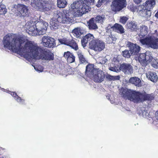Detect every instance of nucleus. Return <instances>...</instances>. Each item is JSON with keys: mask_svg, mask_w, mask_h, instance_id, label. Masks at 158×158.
Listing matches in <instances>:
<instances>
[{"mask_svg": "<svg viewBox=\"0 0 158 158\" xmlns=\"http://www.w3.org/2000/svg\"><path fill=\"white\" fill-rule=\"evenodd\" d=\"M58 40L61 44L69 46L75 51L78 49L77 44L73 38L70 39L68 37H64L62 39H59Z\"/></svg>", "mask_w": 158, "mask_h": 158, "instance_id": "nucleus-10", "label": "nucleus"}, {"mask_svg": "<svg viewBox=\"0 0 158 158\" xmlns=\"http://www.w3.org/2000/svg\"><path fill=\"white\" fill-rule=\"evenodd\" d=\"M94 0H84V1L89 5H93Z\"/></svg>", "mask_w": 158, "mask_h": 158, "instance_id": "nucleus-37", "label": "nucleus"}, {"mask_svg": "<svg viewBox=\"0 0 158 158\" xmlns=\"http://www.w3.org/2000/svg\"><path fill=\"white\" fill-rule=\"evenodd\" d=\"M152 59L150 54L144 53L140 54L138 58L139 62L143 66H146L150 63Z\"/></svg>", "mask_w": 158, "mask_h": 158, "instance_id": "nucleus-13", "label": "nucleus"}, {"mask_svg": "<svg viewBox=\"0 0 158 158\" xmlns=\"http://www.w3.org/2000/svg\"><path fill=\"white\" fill-rule=\"evenodd\" d=\"M7 12L5 5L0 4V15H4Z\"/></svg>", "mask_w": 158, "mask_h": 158, "instance_id": "nucleus-32", "label": "nucleus"}, {"mask_svg": "<svg viewBox=\"0 0 158 158\" xmlns=\"http://www.w3.org/2000/svg\"><path fill=\"white\" fill-rule=\"evenodd\" d=\"M56 19L53 18L52 19L50 22V27L51 29H56L58 28L60 24V22L59 21L58 17L56 15L54 14Z\"/></svg>", "mask_w": 158, "mask_h": 158, "instance_id": "nucleus-20", "label": "nucleus"}, {"mask_svg": "<svg viewBox=\"0 0 158 158\" xmlns=\"http://www.w3.org/2000/svg\"><path fill=\"white\" fill-rule=\"evenodd\" d=\"M126 0H113L111 5V10L114 12H119L127 6Z\"/></svg>", "mask_w": 158, "mask_h": 158, "instance_id": "nucleus-9", "label": "nucleus"}, {"mask_svg": "<svg viewBox=\"0 0 158 158\" xmlns=\"http://www.w3.org/2000/svg\"><path fill=\"white\" fill-rule=\"evenodd\" d=\"M119 68L125 74H131L133 72V67L130 64H122L120 65Z\"/></svg>", "mask_w": 158, "mask_h": 158, "instance_id": "nucleus-14", "label": "nucleus"}, {"mask_svg": "<svg viewBox=\"0 0 158 158\" xmlns=\"http://www.w3.org/2000/svg\"><path fill=\"white\" fill-rule=\"evenodd\" d=\"M72 32L75 35V36L77 37H78L80 36L79 31L77 28L73 30Z\"/></svg>", "mask_w": 158, "mask_h": 158, "instance_id": "nucleus-36", "label": "nucleus"}, {"mask_svg": "<svg viewBox=\"0 0 158 158\" xmlns=\"http://www.w3.org/2000/svg\"><path fill=\"white\" fill-rule=\"evenodd\" d=\"M155 17H156L157 19H158V10H157V12L155 14Z\"/></svg>", "mask_w": 158, "mask_h": 158, "instance_id": "nucleus-42", "label": "nucleus"}, {"mask_svg": "<svg viewBox=\"0 0 158 158\" xmlns=\"http://www.w3.org/2000/svg\"><path fill=\"white\" fill-rule=\"evenodd\" d=\"M103 17L100 16L98 15L95 18V20L96 23H102L103 22Z\"/></svg>", "mask_w": 158, "mask_h": 158, "instance_id": "nucleus-35", "label": "nucleus"}, {"mask_svg": "<svg viewBox=\"0 0 158 158\" xmlns=\"http://www.w3.org/2000/svg\"><path fill=\"white\" fill-rule=\"evenodd\" d=\"M119 68L118 62L114 61L110 64L109 69L112 71L118 72L120 70Z\"/></svg>", "mask_w": 158, "mask_h": 158, "instance_id": "nucleus-26", "label": "nucleus"}, {"mask_svg": "<svg viewBox=\"0 0 158 158\" xmlns=\"http://www.w3.org/2000/svg\"><path fill=\"white\" fill-rule=\"evenodd\" d=\"M140 33L139 34L140 42L143 44H146L150 48L154 49H158V38L153 36L148 35L143 39L146 35L148 31V28L145 25L141 26Z\"/></svg>", "mask_w": 158, "mask_h": 158, "instance_id": "nucleus-3", "label": "nucleus"}, {"mask_svg": "<svg viewBox=\"0 0 158 158\" xmlns=\"http://www.w3.org/2000/svg\"><path fill=\"white\" fill-rule=\"evenodd\" d=\"M10 94L15 98V99L16 98L18 97V95L17 94L14 92H10Z\"/></svg>", "mask_w": 158, "mask_h": 158, "instance_id": "nucleus-39", "label": "nucleus"}, {"mask_svg": "<svg viewBox=\"0 0 158 158\" xmlns=\"http://www.w3.org/2000/svg\"><path fill=\"white\" fill-rule=\"evenodd\" d=\"M77 53L79 59V60L80 62H81V63L82 64H86L87 63V61L86 58L82 52H77Z\"/></svg>", "mask_w": 158, "mask_h": 158, "instance_id": "nucleus-28", "label": "nucleus"}, {"mask_svg": "<svg viewBox=\"0 0 158 158\" xmlns=\"http://www.w3.org/2000/svg\"><path fill=\"white\" fill-rule=\"evenodd\" d=\"M97 70L94 68V64H89L86 67L85 74L89 77H91Z\"/></svg>", "mask_w": 158, "mask_h": 158, "instance_id": "nucleus-17", "label": "nucleus"}, {"mask_svg": "<svg viewBox=\"0 0 158 158\" xmlns=\"http://www.w3.org/2000/svg\"><path fill=\"white\" fill-rule=\"evenodd\" d=\"M128 18L126 16L121 17L119 22L121 23L125 24L128 20Z\"/></svg>", "mask_w": 158, "mask_h": 158, "instance_id": "nucleus-34", "label": "nucleus"}, {"mask_svg": "<svg viewBox=\"0 0 158 158\" xmlns=\"http://www.w3.org/2000/svg\"><path fill=\"white\" fill-rule=\"evenodd\" d=\"M17 10L19 13V15L25 16L27 15L28 9L27 6L23 4H18L17 5Z\"/></svg>", "mask_w": 158, "mask_h": 158, "instance_id": "nucleus-18", "label": "nucleus"}, {"mask_svg": "<svg viewBox=\"0 0 158 158\" xmlns=\"http://www.w3.org/2000/svg\"><path fill=\"white\" fill-rule=\"evenodd\" d=\"M122 54L124 57L127 58H130L132 55L130 50H125L123 51L122 52Z\"/></svg>", "mask_w": 158, "mask_h": 158, "instance_id": "nucleus-30", "label": "nucleus"}, {"mask_svg": "<svg viewBox=\"0 0 158 158\" xmlns=\"http://www.w3.org/2000/svg\"><path fill=\"white\" fill-rule=\"evenodd\" d=\"M4 149H5L4 148H2V147H0V151H1L2 150H4Z\"/></svg>", "mask_w": 158, "mask_h": 158, "instance_id": "nucleus-43", "label": "nucleus"}, {"mask_svg": "<svg viewBox=\"0 0 158 158\" xmlns=\"http://www.w3.org/2000/svg\"><path fill=\"white\" fill-rule=\"evenodd\" d=\"M151 62L152 66L154 68H158V60H156L154 59L153 58Z\"/></svg>", "mask_w": 158, "mask_h": 158, "instance_id": "nucleus-33", "label": "nucleus"}, {"mask_svg": "<svg viewBox=\"0 0 158 158\" xmlns=\"http://www.w3.org/2000/svg\"><path fill=\"white\" fill-rule=\"evenodd\" d=\"M31 5L32 7L40 11H45L49 10V8L46 6L45 3L42 0H33Z\"/></svg>", "mask_w": 158, "mask_h": 158, "instance_id": "nucleus-12", "label": "nucleus"}, {"mask_svg": "<svg viewBox=\"0 0 158 158\" xmlns=\"http://www.w3.org/2000/svg\"><path fill=\"white\" fill-rule=\"evenodd\" d=\"M73 12V10L68 11L63 10L62 12L57 11L55 13L58 17V20L60 23H69L70 22L72 19L76 16Z\"/></svg>", "mask_w": 158, "mask_h": 158, "instance_id": "nucleus-7", "label": "nucleus"}, {"mask_svg": "<svg viewBox=\"0 0 158 158\" xmlns=\"http://www.w3.org/2000/svg\"><path fill=\"white\" fill-rule=\"evenodd\" d=\"M73 12L76 16H81L90 10L91 8L85 3L80 4L79 2H74L71 5Z\"/></svg>", "mask_w": 158, "mask_h": 158, "instance_id": "nucleus-6", "label": "nucleus"}, {"mask_svg": "<svg viewBox=\"0 0 158 158\" xmlns=\"http://www.w3.org/2000/svg\"><path fill=\"white\" fill-rule=\"evenodd\" d=\"M142 0H133L134 2L136 4H139L141 3Z\"/></svg>", "mask_w": 158, "mask_h": 158, "instance_id": "nucleus-40", "label": "nucleus"}, {"mask_svg": "<svg viewBox=\"0 0 158 158\" xmlns=\"http://www.w3.org/2000/svg\"><path fill=\"white\" fill-rule=\"evenodd\" d=\"M126 27L127 29H129L131 31H136L139 30V28L137 24L134 21L128 22Z\"/></svg>", "mask_w": 158, "mask_h": 158, "instance_id": "nucleus-21", "label": "nucleus"}, {"mask_svg": "<svg viewBox=\"0 0 158 158\" xmlns=\"http://www.w3.org/2000/svg\"><path fill=\"white\" fill-rule=\"evenodd\" d=\"M64 56L69 63L74 62L75 61V57L73 53L69 51L64 52Z\"/></svg>", "mask_w": 158, "mask_h": 158, "instance_id": "nucleus-23", "label": "nucleus"}, {"mask_svg": "<svg viewBox=\"0 0 158 158\" xmlns=\"http://www.w3.org/2000/svg\"><path fill=\"white\" fill-rule=\"evenodd\" d=\"M24 42L21 37L10 34H7L3 39L5 47L27 60L38 59L48 61L54 60V55L50 50L33 44L30 41L27 42L24 47H21Z\"/></svg>", "mask_w": 158, "mask_h": 158, "instance_id": "nucleus-1", "label": "nucleus"}, {"mask_svg": "<svg viewBox=\"0 0 158 158\" xmlns=\"http://www.w3.org/2000/svg\"><path fill=\"white\" fill-rule=\"evenodd\" d=\"M155 4V0H147L143 5L138 6V11L143 16L149 17L151 15V10L153 8Z\"/></svg>", "mask_w": 158, "mask_h": 158, "instance_id": "nucleus-5", "label": "nucleus"}, {"mask_svg": "<svg viewBox=\"0 0 158 158\" xmlns=\"http://www.w3.org/2000/svg\"><path fill=\"white\" fill-rule=\"evenodd\" d=\"M0 158H4L3 157L0 155Z\"/></svg>", "mask_w": 158, "mask_h": 158, "instance_id": "nucleus-44", "label": "nucleus"}, {"mask_svg": "<svg viewBox=\"0 0 158 158\" xmlns=\"http://www.w3.org/2000/svg\"><path fill=\"white\" fill-rule=\"evenodd\" d=\"M129 82L138 87L142 85L141 80L136 77H131L129 80Z\"/></svg>", "mask_w": 158, "mask_h": 158, "instance_id": "nucleus-25", "label": "nucleus"}, {"mask_svg": "<svg viewBox=\"0 0 158 158\" xmlns=\"http://www.w3.org/2000/svg\"><path fill=\"white\" fill-rule=\"evenodd\" d=\"M109 26L107 27L108 29L111 28L112 29L113 31L120 34H123L125 32L123 27L121 25L118 23H115L112 26L110 27L109 28Z\"/></svg>", "mask_w": 158, "mask_h": 158, "instance_id": "nucleus-19", "label": "nucleus"}, {"mask_svg": "<svg viewBox=\"0 0 158 158\" xmlns=\"http://www.w3.org/2000/svg\"><path fill=\"white\" fill-rule=\"evenodd\" d=\"M106 78L109 81H114L115 80H119L120 77L119 76H114L109 74H107L106 76Z\"/></svg>", "mask_w": 158, "mask_h": 158, "instance_id": "nucleus-31", "label": "nucleus"}, {"mask_svg": "<svg viewBox=\"0 0 158 158\" xmlns=\"http://www.w3.org/2000/svg\"><path fill=\"white\" fill-rule=\"evenodd\" d=\"M88 26L90 29H95L98 28V26L94 23V19L91 18L88 23Z\"/></svg>", "mask_w": 158, "mask_h": 158, "instance_id": "nucleus-27", "label": "nucleus"}, {"mask_svg": "<svg viewBox=\"0 0 158 158\" xmlns=\"http://www.w3.org/2000/svg\"><path fill=\"white\" fill-rule=\"evenodd\" d=\"M48 23L45 22H38L35 24H31L27 28L28 33L33 36L43 35L47 31Z\"/></svg>", "mask_w": 158, "mask_h": 158, "instance_id": "nucleus-4", "label": "nucleus"}, {"mask_svg": "<svg viewBox=\"0 0 158 158\" xmlns=\"http://www.w3.org/2000/svg\"><path fill=\"white\" fill-rule=\"evenodd\" d=\"M105 47L104 42L98 40H92L89 43L90 48L96 52L102 51L105 48Z\"/></svg>", "mask_w": 158, "mask_h": 158, "instance_id": "nucleus-8", "label": "nucleus"}, {"mask_svg": "<svg viewBox=\"0 0 158 158\" xmlns=\"http://www.w3.org/2000/svg\"><path fill=\"white\" fill-rule=\"evenodd\" d=\"M58 6L60 8H64L67 5L66 0H57Z\"/></svg>", "mask_w": 158, "mask_h": 158, "instance_id": "nucleus-29", "label": "nucleus"}, {"mask_svg": "<svg viewBox=\"0 0 158 158\" xmlns=\"http://www.w3.org/2000/svg\"><path fill=\"white\" fill-rule=\"evenodd\" d=\"M129 8H130V9L132 11H134L135 10V7L133 6L132 5H130L129 6Z\"/></svg>", "mask_w": 158, "mask_h": 158, "instance_id": "nucleus-41", "label": "nucleus"}, {"mask_svg": "<svg viewBox=\"0 0 158 158\" xmlns=\"http://www.w3.org/2000/svg\"><path fill=\"white\" fill-rule=\"evenodd\" d=\"M147 77L151 81L156 82L158 80V77L155 73L152 71H148L146 73Z\"/></svg>", "mask_w": 158, "mask_h": 158, "instance_id": "nucleus-24", "label": "nucleus"}, {"mask_svg": "<svg viewBox=\"0 0 158 158\" xmlns=\"http://www.w3.org/2000/svg\"><path fill=\"white\" fill-rule=\"evenodd\" d=\"M41 43L44 46L49 48H53L56 45L55 40L48 36H44L42 38Z\"/></svg>", "mask_w": 158, "mask_h": 158, "instance_id": "nucleus-11", "label": "nucleus"}, {"mask_svg": "<svg viewBox=\"0 0 158 158\" xmlns=\"http://www.w3.org/2000/svg\"><path fill=\"white\" fill-rule=\"evenodd\" d=\"M94 36L93 35L89 33L86 35L85 36L83 37L82 39L81 40V43L83 47L86 46V44L88 42L91 41L92 40H94Z\"/></svg>", "mask_w": 158, "mask_h": 158, "instance_id": "nucleus-22", "label": "nucleus"}, {"mask_svg": "<svg viewBox=\"0 0 158 158\" xmlns=\"http://www.w3.org/2000/svg\"><path fill=\"white\" fill-rule=\"evenodd\" d=\"M119 94L123 98H127L136 103L146 101H151L154 99V97L152 94H147L145 91L141 92L123 87L121 88Z\"/></svg>", "mask_w": 158, "mask_h": 158, "instance_id": "nucleus-2", "label": "nucleus"}, {"mask_svg": "<svg viewBox=\"0 0 158 158\" xmlns=\"http://www.w3.org/2000/svg\"><path fill=\"white\" fill-rule=\"evenodd\" d=\"M95 74H94L92 77L93 78L94 82L100 83L104 81L105 79L104 73L102 71L97 70Z\"/></svg>", "mask_w": 158, "mask_h": 158, "instance_id": "nucleus-15", "label": "nucleus"}, {"mask_svg": "<svg viewBox=\"0 0 158 158\" xmlns=\"http://www.w3.org/2000/svg\"><path fill=\"white\" fill-rule=\"evenodd\" d=\"M15 99L18 102H24V100L21 98L19 97L18 95Z\"/></svg>", "mask_w": 158, "mask_h": 158, "instance_id": "nucleus-38", "label": "nucleus"}, {"mask_svg": "<svg viewBox=\"0 0 158 158\" xmlns=\"http://www.w3.org/2000/svg\"><path fill=\"white\" fill-rule=\"evenodd\" d=\"M127 46L129 48L130 51L132 55H137L140 51V47L138 45L129 41L127 42Z\"/></svg>", "mask_w": 158, "mask_h": 158, "instance_id": "nucleus-16", "label": "nucleus"}]
</instances>
